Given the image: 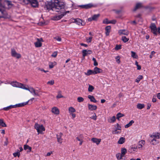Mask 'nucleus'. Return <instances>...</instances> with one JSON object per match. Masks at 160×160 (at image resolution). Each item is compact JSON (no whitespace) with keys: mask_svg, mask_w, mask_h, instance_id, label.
I'll return each mask as SVG.
<instances>
[{"mask_svg":"<svg viewBox=\"0 0 160 160\" xmlns=\"http://www.w3.org/2000/svg\"><path fill=\"white\" fill-rule=\"evenodd\" d=\"M48 10H52L57 12H64L65 4L64 3L58 1V0H53L48 2L46 6Z\"/></svg>","mask_w":160,"mask_h":160,"instance_id":"nucleus-1","label":"nucleus"},{"mask_svg":"<svg viewBox=\"0 0 160 160\" xmlns=\"http://www.w3.org/2000/svg\"><path fill=\"white\" fill-rule=\"evenodd\" d=\"M151 138L150 143L152 144L155 145L158 143V139L160 138V134L158 133H153L150 136Z\"/></svg>","mask_w":160,"mask_h":160,"instance_id":"nucleus-2","label":"nucleus"},{"mask_svg":"<svg viewBox=\"0 0 160 160\" xmlns=\"http://www.w3.org/2000/svg\"><path fill=\"white\" fill-rule=\"evenodd\" d=\"M20 3L22 4H28L30 3L32 6L34 8L38 7V2L37 0H18Z\"/></svg>","mask_w":160,"mask_h":160,"instance_id":"nucleus-3","label":"nucleus"},{"mask_svg":"<svg viewBox=\"0 0 160 160\" xmlns=\"http://www.w3.org/2000/svg\"><path fill=\"white\" fill-rule=\"evenodd\" d=\"M34 128L37 130L38 134L42 133V132L45 130V128L42 125L39 124L38 123L35 124Z\"/></svg>","mask_w":160,"mask_h":160,"instance_id":"nucleus-4","label":"nucleus"},{"mask_svg":"<svg viewBox=\"0 0 160 160\" xmlns=\"http://www.w3.org/2000/svg\"><path fill=\"white\" fill-rule=\"evenodd\" d=\"M23 89L28 90L34 96H39L38 90H35L34 88L32 87H30L29 88H28L25 87L24 86Z\"/></svg>","mask_w":160,"mask_h":160,"instance_id":"nucleus-5","label":"nucleus"},{"mask_svg":"<svg viewBox=\"0 0 160 160\" xmlns=\"http://www.w3.org/2000/svg\"><path fill=\"white\" fill-rule=\"evenodd\" d=\"M11 85L13 87H15L23 89L24 85L22 83L17 82V81L11 82Z\"/></svg>","mask_w":160,"mask_h":160,"instance_id":"nucleus-6","label":"nucleus"},{"mask_svg":"<svg viewBox=\"0 0 160 160\" xmlns=\"http://www.w3.org/2000/svg\"><path fill=\"white\" fill-rule=\"evenodd\" d=\"M151 32L155 35H157V30L156 26L154 23H152L150 26Z\"/></svg>","mask_w":160,"mask_h":160,"instance_id":"nucleus-7","label":"nucleus"},{"mask_svg":"<svg viewBox=\"0 0 160 160\" xmlns=\"http://www.w3.org/2000/svg\"><path fill=\"white\" fill-rule=\"evenodd\" d=\"M69 11H67L66 12H62L61 13H62V14L60 15L55 16L53 17V19L55 20H58L61 19L63 17L65 16L66 14L67 13H69Z\"/></svg>","mask_w":160,"mask_h":160,"instance_id":"nucleus-8","label":"nucleus"},{"mask_svg":"<svg viewBox=\"0 0 160 160\" xmlns=\"http://www.w3.org/2000/svg\"><path fill=\"white\" fill-rule=\"evenodd\" d=\"M11 55L12 57H15L17 58H19L21 57V55L17 53L14 49H11Z\"/></svg>","mask_w":160,"mask_h":160,"instance_id":"nucleus-9","label":"nucleus"},{"mask_svg":"<svg viewBox=\"0 0 160 160\" xmlns=\"http://www.w3.org/2000/svg\"><path fill=\"white\" fill-rule=\"evenodd\" d=\"M99 16V14L94 15L92 16L91 17L89 18L88 19V21L89 22H91L92 21H97Z\"/></svg>","mask_w":160,"mask_h":160,"instance_id":"nucleus-10","label":"nucleus"},{"mask_svg":"<svg viewBox=\"0 0 160 160\" xmlns=\"http://www.w3.org/2000/svg\"><path fill=\"white\" fill-rule=\"evenodd\" d=\"M95 7V6L92 3H89L85 5L80 6V7L81 8L87 9L90 8L92 7Z\"/></svg>","mask_w":160,"mask_h":160,"instance_id":"nucleus-11","label":"nucleus"},{"mask_svg":"<svg viewBox=\"0 0 160 160\" xmlns=\"http://www.w3.org/2000/svg\"><path fill=\"white\" fill-rule=\"evenodd\" d=\"M92 53V51L89 50H83L82 51V56L84 58L88 54H90Z\"/></svg>","mask_w":160,"mask_h":160,"instance_id":"nucleus-12","label":"nucleus"},{"mask_svg":"<svg viewBox=\"0 0 160 160\" xmlns=\"http://www.w3.org/2000/svg\"><path fill=\"white\" fill-rule=\"evenodd\" d=\"M118 33L119 35L123 34L128 35L129 34V31L126 30H120L118 31Z\"/></svg>","mask_w":160,"mask_h":160,"instance_id":"nucleus-13","label":"nucleus"},{"mask_svg":"<svg viewBox=\"0 0 160 160\" xmlns=\"http://www.w3.org/2000/svg\"><path fill=\"white\" fill-rule=\"evenodd\" d=\"M101 139L97 138H92L91 139V141L95 143L97 145H98L101 142Z\"/></svg>","mask_w":160,"mask_h":160,"instance_id":"nucleus-14","label":"nucleus"},{"mask_svg":"<svg viewBox=\"0 0 160 160\" xmlns=\"http://www.w3.org/2000/svg\"><path fill=\"white\" fill-rule=\"evenodd\" d=\"M52 112L55 114L58 115L59 113L58 109L56 107L53 108L51 110Z\"/></svg>","mask_w":160,"mask_h":160,"instance_id":"nucleus-15","label":"nucleus"},{"mask_svg":"<svg viewBox=\"0 0 160 160\" xmlns=\"http://www.w3.org/2000/svg\"><path fill=\"white\" fill-rule=\"evenodd\" d=\"M93 70L94 72V74L100 73L102 71V70L97 67H95Z\"/></svg>","mask_w":160,"mask_h":160,"instance_id":"nucleus-16","label":"nucleus"},{"mask_svg":"<svg viewBox=\"0 0 160 160\" xmlns=\"http://www.w3.org/2000/svg\"><path fill=\"white\" fill-rule=\"evenodd\" d=\"M145 141L144 140H141L139 141L138 143V148L139 149H141L143 147L145 144Z\"/></svg>","mask_w":160,"mask_h":160,"instance_id":"nucleus-17","label":"nucleus"},{"mask_svg":"<svg viewBox=\"0 0 160 160\" xmlns=\"http://www.w3.org/2000/svg\"><path fill=\"white\" fill-rule=\"evenodd\" d=\"M74 22L76 23L78 25H83L82 23V21L79 18H77L74 20Z\"/></svg>","mask_w":160,"mask_h":160,"instance_id":"nucleus-18","label":"nucleus"},{"mask_svg":"<svg viewBox=\"0 0 160 160\" xmlns=\"http://www.w3.org/2000/svg\"><path fill=\"white\" fill-rule=\"evenodd\" d=\"M111 29V27L110 26H107L105 28V33L106 36H108L109 35Z\"/></svg>","mask_w":160,"mask_h":160,"instance_id":"nucleus-19","label":"nucleus"},{"mask_svg":"<svg viewBox=\"0 0 160 160\" xmlns=\"http://www.w3.org/2000/svg\"><path fill=\"white\" fill-rule=\"evenodd\" d=\"M28 103V102H23L22 103H20L19 104H16L14 105L15 107V108L17 107H22L27 104Z\"/></svg>","mask_w":160,"mask_h":160,"instance_id":"nucleus-20","label":"nucleus"},{"mask_svg":"<svg viewBox=\"0 0 160 160\" xmlns=\"http://www.w3.org/2000/svg\"><path fill=\"white\" fill-rule=\"evenodd\" d=\"M142 7V3H137L135 8L133 10L134 11H136L137 9L140 8Z\"/></svg>","mask_w":160,"mask_h":160,"instance_id":"nucleus-21","label":"nucleus"},{"mask_svg":"<svg viewBox=\"0 0 160 160\" xmlns=\"http://www.w3.org/2000/svg\"><path fill=\"white\" fill-rule=\"evenodd\" d=\"M37 42L34 43L35 46L37 48L40 47L42 46V43L40 42L38 38H37Z\"/></svg>","mask_w":160,"mask_h":160,"instance_id":"nucleus-22","label":"nucleus"},{"mask_svg":"<svg viewBox=\"0 0 160 160\" xmlns=\"http://www.w3.org/2000/svg\"><path fill=\"white\" fill-rule=\"evenodd\" d=\"M82 135H80L79 136L76 137V139L79 142H80L79 145H81L82 144V143L83 142V140L82 139Z\"/></svg>","mask_w":160,"mask_h":160,"instance_id":"nucleus-23","label":"nucleus"},{"mask_svg":"<svg viewBox=\"0 0 160 160\" xmlns=\"http://www.w3.org/2000/svg\"><path fill=\"white\" fill-rule=\"evenodd\" d=\"M116 118L115 116L110 117L108 119V121L110 123H113L116 121Z\"/></svg>","mask_w":160,"mask_h":160,"instance_id":"nucleus-24","label":"nucleus"},{"mask_svg":"<svg viewBox=\"0 0 160 160\" xmlns=\"http://www.w3.org/2000/svg\"><path fill=\"white\" fill-rule=\"evenodd\" d=\"M88 106L89 109L90 110H92V111L94 110H95L97 108V106L96 105H91V104H88Z\"/></svg>","mask_w":160,"mask_h":160,"instance_id":"nucleus-25","label":"nucleus"},{"mask_svg":"<svg viewBox=\"0 0 160 160\" xmlns=\"http://www.w3.org/2000/svg\"><path fill=\"white\" fill-rule=\"evenodd\" d=\"M88 98L90 99V101L91 102H97L94 97L93 96L89 95L88 96Z\"/></svg>","mask_w":160,"mask_h":160,"instance_id":"nucleus-26","label":"nucleus"},{"mask_svg":"<svg viewBox=\"0 0 160 160\" xmlns=\"http://www.w3.org/2000/svg\"><path fill=\"white\" fill-rule=\"evenodd\" d=\"M125 139L124 138L121 137L118 141V143L119 144H122L125 142Z\"/></svg>","mask_w":160,"mask_h":160,"instance_id":"nucleus-27","label":"nucleus"},{"mask_svg":"<svg viewBox=\"0 0 160 160\" xmlns=\"http://www.w3.org/2000/svg\"><path fill=\"white\" fill-rule=\"evenodd\" d=\"M12 108H15L14 105H11L7 107L3 108V109L5 111H8Z\"/></svg>","mask_w":160,"mask_h":160,"instance_id":"nucleus-28","label":"nucleus"},{"mask_svg":"<svg viewBox=\"0 0 160 160\" xmlns=\"http://www.w3.org/2000/svg\"><path fill=\"white\" fill-rule=\"evenodd\" d=\"M24 149L25 150H26L28 149V152H30L31 151L32 148L27 145H25L24 146Z\"/></svg>","mask_w":160,"mask_h":160,"instance_id":"nucleus-29","label":"nucleus"},{"mask_svg":"<svg viewBox=\"0 0 160 160\" xmlns=\"http://www.w3.org/2000/svg\"><path fill=\"white\" fill-rule=\"evenodd\" d=\"M68 111L70 114L74 112H76L75 109L72 107H70L68 109Z\"/></svg>","mask_w":160,"mask_h":160,"instance_id":"nucleus-30","label":"nucleus"},{"mask_svg":"<svg viewBox=\"0 0 160 160\" xmlns=\"http://www.w3.org/2000/svg\"><path fill=\"white\" fill-rule=\"evenodd\" d=\"M57 138L58 142L60 143H62V139L60 136H58V135H57Z\"/></svg>","mask_w":160,"mask_h":160,"instance_id":"nucleus-31","label":"nucleus"},{"mask_svg":"<svg viewBox=\"0 0 160 160\" xmlns=\"http://www.w3.org/2000/svg\"><path fill=\"white\" fill-rule=\"evenodd\" d=\"M137 150V147H131L128 150V151L130 152H133L136 151Z\"/></svg>","mask_w":160,"mask_h":160,"instance_id":"nucleus-32","label":"nucleus"},{"mask_svg":"<svg viewBox=\"0 0 160 160\" xmlns=\"http://www.w3.org/2000/svg\"><path fill=\"white\" fill-rule=\"evenodd\" d=\"M1 126L2 127H6L7 125L4 122L2 119H0V126Z\"/></svg>","mask_w":160,"mask_h":160,"instance_id":"nucleus-33","label":"nucleus"},{"mask_svg":"<svg viewBox=\"0 0 160 160\" xmlns=\"http://www.w3.org/2000/svg\"><path fill=\"white\" fill-rule=\"evenodd\" d=\"M85 75L87 76H89L90 75H92V74H94V72L93 70H88L86 73H85Z\"/></svg>","mask_w":160,"mask_h":160,"instance_id":"nucleus-34","label":"nucleus"},{"mask_svg":"<svg viewBox=\"0 0 160 160\" xmlns=\"http://www.w3.org/2000/svg\"><path fill=\"white\" fill-rule=\"evenodd\" d=\"M127 152V150L125 148H122L121 154H122V155L124 156V155Z\"/></svg>","mask_w":160,"mask_h":160,"instance_id":"nucleus-35","label":"nucleus"},{"mask_svg":"<svg viewBox=\"0 0 160 160\" xmlns=\"http://www.w3.org/2000/svg\"><path fill=\"white\" fill-rule=\"evenodd\" d=\"M134 122L133 120H131L130 122H129L125 126V128H128V127H129L130 126H131L132 125V124Z\"/></svg>","mask_w":160,"mask_h":160,"instance_id":"nucleus-36","label":"nucleus"},{"mask_svg":"<svg viewBox=\"0 0 160 160\" xmlns=\"http://www.w3.org/2000/svg\"><path fill=\"white\" fill-rule=\"evenodd\" d=\"M131 57L134 58H137L138 57V55L136 53L133 51H131Z\"/></svg>","mask_w":160,"mask_h":160,"instance_id":"nucleus-37","label":"nucleus"},{"mask_svg":"<svg viewBox=\"0 0 160 160\" xmlns=\"http://www.w3.org/2000/svg\"><path fill=\"white\" fill-rule=\"evenodd\" d=\"M122 155L120 153H118L116 155V157L117 158L118 160H120L123 157Z\"/></svg>","mask_w":160,"mask_h":160,"instance_id":"nucleus-38","label":"nucleus"},{"mask_svg":"<svg viewBox=\"0 0 160 160\" xmlns=\"http://www.w3.org/2000/svg\"><path fill=\"white\" fill-rule=\"evenodd\" d=\"M144 104H138L137 105V108L139 109H142L144 107Z\"/></svg>","mask_w":160,"mask_h":160,"instance_id":"nucleus-39","label":"nucleus"},{"mask_svg":"<svg viewBox=\"0 0 160 160\" xmlns=\"http://www.w3.org/2000/svg\"><path fill=\"white\" fill-rule=\"evenodd\" d=\"M124 116V114L120 113H118L116 115V118L117 119L119 120V118H121Z\"/></svg>","mask_w":160,"mask_h":160,"instance_id":"nucleus-40","label":"nucleus"},{"mask_svg":"<svg viewBox=\"0 0 160 160\" xmlns=\"http://www.w3.org/2000/svg\"><path fill=\"white\" fill-rule=\"evenodd\" d=\"M142 78L143 76L142 75H139L136 79L135 81L137 83H138Z\"/></svg>","mask_w":160,"mask_h":160,"instance_id":"nucleus-41","label":"nucleus"},{"mask_svg":"<svg viewBox=\"0 0 160 160\" xmlns=\"http://www.w3.org/2000/svg\"><path fill=\"white\" fill-rule=\"evenodd\" d=\"M10 16L7 14H4L1 16H0V18H4L7 19L9 18H10Z\"/></svg>","mask_w":160,"mask_h":160,"instance_id":"nucleus-42","label":"nucleus"},{"mask_svg":"<svg viewBox=\"0 0 160 160\" xmlns=\"http://www.w3.org/2000/svg\"><path fill=\"white\" fill-rule=\"evenodd\" d=\"M122 40L124 42H126L129 40V39L127 38L125 36H122Z\"/></svg>","mask_w":160,"mask_h":160,"instance_id":"nucleus-43","label":"nucleus"},{"mask_svg":"<svg viewBox=\"0 0 160 160\" xmlns=\"http://www.w3.org/2000/svg\"><path fill=\"white\" fill-rule=\"evenodd\" d=\"M94 88L91 85H89V87L88 88V91L89 92H92L94 90Z\"/></svg>","mask_w":160,"mask_h":160,"instance_id":"nucleus-44","label":"nucleus"},{"mask_svg":"<svg viewBox=\"0 0 160 160\" xmlns=\"http://www.w3.org/2000/svg\"><path fill=\"white\" fill-rule=\"evenodd\" d=\"M20 155V153L18 152H16L14 153H13V155L14 156V157H16V156H17L18 157H19Z\"/></svg>","mask_w":160,"mask_h":160,"instance_id":"nucleus-45","label":"nucleus"},{"mask_svg":"<svg viewBox=\"0 0 160 160\" xmlns=\"http://www.w3.org/2000/svg\"><path fill=\"white\" fill-rule=\"evenodd\" d=\"M97 115L95 113H94L93 115L92 116L90 117V118L94 120H96L97 119Z\"/></svg>","mask_w":160,"mask_h":160,"instance_id":"nucleus-46","label":"nucleus"},{"mask_svg":"<svg viewBox=\"0 0 160 160\" xmlns=\"http://www.w3.org/2000/svg\"><path fill=\"white\" fill-rule=\"evenodd\" d=\"M78 101V102H82L84 101V99L82 97H78L77 98Z\"/></svg>","mask_w":160,"mask_h":160,"instance_id":"nucleus-47","label":"nucleus"},{"mask_svg":"<svg viewBox=\"0 0 160 160\" xmlns=\"http://www.w3.org/2000/svg\"><path fill=\"white\" fill-rule=\"evenodd\" d=\"M92 60L94 62L93 65L95 66H97L98 65V63L97 62L96 59L94 58H93L92 59Z\"/></svg>","mask_w":160,"mask_h":160,"instance_id":"nucleus-48","label":"nucleus"},{"mask_svg":"<svg viewBox=\"0 0 160 160\" xmlns=\"http://www.w3.org/2000/svg\"><path fill=\"white\" fill-rule=\"evenodd\" d=\"M121 45H116L115 49L116 50H118L121 49Z\"/></svg>","mask_w":160,"mask_h":160,"instance_id":"nucleus-49","label":"nucleus"},{"mask_svg":"<svg viewBox=\"0 0 160 160\" xmlns=\"http://www.w3.org/2000/svg\"><path fill=\"white\" fill-rule=\"evenodd\" d=\"M110 21H108L107 18L104 19L103 21V23L104 24H108L109 23Z\"/></svg>","mask_w":160,"mask_h":160,"instance_id":"nucleus-50","label":"nucleus"},{"mask_svg":"<svg viewBox=\"0 0 160 160\" xmlns=\"http://www.w3.org/2000/svg\"><path fill=\"white\" fill-rule=\"evenodd\" d=\"M54 83V81L53 80H52L48 82L47 84H50L51 85H53Z\"/></svg>","mask_w":160,"mask_h":160,"instance_id":"nucleus-51","label":"nucleus"},{"mask_svg":"<svg viewBox=\"0 0 160 160\" xmlns=\"http://www.w3.org/2000/svg\"><path fill=\"white\" fill-rule=\"evenodd\" d=\"M57 53L58 52L57 51L54 52L52 54L51 56L55 58L57 55Z\"/></svg>","mask_w":160,"mask_h":160,"instance_id":"nucleus-52","label":"nucleus"},{"mask_svg":"<svg viewBox=\"0 0 160 160\" xmlns=\"http://www.w3.org/2000/svg\"><path fill=\"white\" fill-rule=\"evenodd\" d=\"M92 37H90L88 38H87L86 39V41L87 42L89 43L91 42L92 40Z\"/></svg>","mask_w":160,"mask_h":160,"instance_id":"nucleus-53","label":"nucleus"},{"mask_svg":"<svg viewBox=\"0 0 160 160\" xmlns=\"http://www.w3.org/2000/svg\"><path fill=\"white\" fill-rule=\"evenodd\" d=\"M115 58L116 59V62H117L118 63H119L120 62V57L119 56H117Z\"/></svg>","mask_w":160,"mask_h":160,"instance_id":"nucleus-54","label":"nucleus"},{"mask_svg":"<svg viewBox=\"0 0 160 160\" xmlns=\"http://www.w3.org/2000/svg\"><path fill=\"white\" fill-rule=\"evenodd\" d=\"M117 127L116 128V129L115 130H121V127L119 126L118 124L117 123Z\"/></svg>","mask_w":160,"mask_h":160,"instance_id":"nucleus-55","label":"nucleus"},{"mask_svg":"<svg viewBox=\"0 0 160 160\" xmlns=\"http://www.w3.org/2000/svg\"><path fill=\"white\" fill-rule=\"evenodd\" d=\"M57 98H60L63 97V96H62L61 94V92H59L58 94L56 97Z\"/></svg>","mask_w":160,"mask_h":160,"instance_id":"nucleus-56","label":"nucleus"},{"mask_svg":"<svg viewBox=\"0 0 160 160\" xmlns=\"http://www.w3.org/2000/svg\"><path fill=\"white\" fill-rule=\"evenodd\" d=\"M109 23H112L113 24H115L116 22V21L115 20H113L111 21H110L109 22Z\"/></svg>","mask_w":160,"mask_h":160,"instance_id":"nucleus-57","label":"nucleus"},{"mask_svg":"<svg viewBox=\"0 0 160 160\" xmlns=\"http://www.w3.org/2000/svg\"><path fill=\"white\" fill-rule=\"evenodd\" d=\"M112 133L113 134H117L120 133L121 131H118L117 130H115L113 131Z\"/></svg>","mask_w":160,"mask_h":160,"instance_id":"nucleus-58","label":"nucleus"},{"mask_svg":"<svg viewBox=\"0 0 160 160\" xmlns=\"http://www.w3.org/2000/svg\"><path fill=\"white\" fill-rule=\"evenodd\" d=\"M54 67L53 64L52 62H50L49 63V67L50 68H52Z\"/></svg>","mask_w":160,"mask_h":160,"instance_id":"nucleus-59","label":"nucleus"},{"mask_svg":"<svg viewBox=\"0 0 160 160\" xmlns=\"http://www.w3.org/2000/svg\"><path fill=\"white\" fill-rule=\"evenodd\" d=\"M8 143V138H6V141L4 142V145H7Z\"/></svg>","mask_w":160,"mask_h":160,"instance_id":"nucleus-60","label":"nucleus"},{"mask_svg":"<svg viewBox=\"0 0 160 160\" xmlns=\"http://www.w3.org/2000/svg\"><path fill=\"white\" fill-rule=\"evenodd\" d=\"M6 3L8 5H12V3L11 2L9 1H6Z\"/></svg>","mask_w":160,"mask_h":160,"instance_id":"nucleus-61","label":"nucleus"},{"mask_svg":"<svg viewBox=\"0 0 160 160\" xmlns=\"http://www.w3.org/2000/svg\"><path fill=\"white\" fill-rule=\"evenodd\" d=\"M156 96H154L153 97V98L152 99V102H155L156 101Z\"/></svg>","mask_w":160,"mask_h":160,"instance_id":"nucleus-62","label":"nucleus"},{"mask_svg":"<svg viewBox=\"0 0 160 160\" xmlns=\"http://www.w3.org/2000/svg\"><path fill=\"white\" fill-rule=\"evenodd\" d=\"M55 39L58 41L60 42V41H61V38H60L59 37H57V38H55Z\"/></svg>","mask_w":160,"mask_h":160,"instance_id":"nucleus-63","label":"nucleus"},{"mask_svg":"<svg viewBox=\"0 0 160 160\" xmlns=\"http://www.w3.org/2000/svg\"><path fill=\"white\" fill-rule=\"evenodd\" d=\"M52 153V151L50 152L47 153L46 156H49Z\"/></svg>","mask_w":160,"mask_h":160,"instance_id":"nucleus-64","label":"nucleus"}]
</instances>
